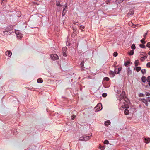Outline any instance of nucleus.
Segmentation results:
<instances>
[{
  "label": "nucleus",
  "mask_w": 150,
  "mask_h": 150,
  "mask_svg": "<svg viewBox=\"0 0 150 150\" xmlns=\"http://www.w3.org/2000/svg\"><path fill=\"white\" fill-rule=\"evenodd\" d=\"M62 53L64 56L66 57L67 56L66 52H62Z\"/></svg>",
  "instance_id": "42"
},
{
  "label": "nucleus",
  "mask_w": 150,
  "mask_h": 150,
  "mask_svg": "<svg viewBox=\"0 0 150 150\" xmlns=\"http://www.w3.org/2000/svg\"><path fill=\"white\" fill-rule=\"evenodd\" d=\"M134 52V51L133 50H131L130 52H128V54L130 55H132L133 54Z\"/></svg>",
  "instance_id": "18"
},
{
  "label": "nucleus",
  "mask_w": 150,
  "mask_h": 150,
  "mask_svg": "<svg viewBox=\"0 0 150 150\" xmlns=\"http://www.w3.org/2000/svg\"><path fill=\"white\" fill-rule=\"evenodd\" d=\"M147 32L145 34H144V35H143V37H144V38H145V39L146 38V36L147 35Z\"/></svg>",
  "instance_id": "45"
},
{
  "label": "nucleus",
  "mask_w": 150,
  "mask_h": 150,
  "mask_svg": "<svg viewBox=\"0 0 150 150\" xmlns=\"http://www.w3.org/2000/svg\"><path fill=\"white\" fill-rule=\"evenodd\" d=\"M146 96H149L150 95V94L149 93L147 92L146 93Z\"/></svg>",
  "instance_id": "48"
},
{
  "label": "nucleus",
  "mask_w": 150,
  "mask_h": 150,
  "mask_svg": "<svg viewBox=\"0 0 150 150\" xmlns=\"http://www.w3.org/2000/svg\"><path fill=\"white\" fill-rule=\"evenodd\" d=\"M110 122L109 120H107L105 122V125L106 126H108L110 124Z\"/></svg>",
  "instance_id": "19"
},
{
  "label": "nucleus",
  "mask_w": 150,
  "mask_h": 150,
  "mask_svg": "<svg viewBox=\"0 0 150 150\" xmlns=\"http://www.w3.org/2000/svg\"><path fill=\"white\" fill-rule=\"evenodd\" d=\"M99 148L101 150H103L104 149V146H103L100 145L99 146Z\"/></svg>",
  "instance_id": "36"
},
{
  "label": "nucleus",
  "mask_w": 150,
  "mask_h": 150,
  "mask_svg": "<svg viewBox=\"0 0 150 150\" xmlns=\"http://www.w3.org/2000/svg\"><path fill=\"white\" fill-rule=\"evenodd\" d=\"M84 61H82L81 63V71L84 70L85 67L84 66Z\"/></svg>",
  "instance_id": "5"
},
{
  "label": "nucleus",
  "mask_w": 150,
  "mask_h": 150,
  "mask_svg": "<svg viewBox=\"0 0 150 150\" xmlns=\"http://www.w3.org/2000/svg\"><path fill=\"white\" fill-rule=\"evenodd\" d=\"M129 111L128 110L126 109L124 111V113L126 115H127L129 114Z\"/></svg>",
  "instance_id": "21"
},
{
  "label": "nucleus",
  "mask_w": 150,
  "mask_h": 150,
  "mask_svg": "<svg viewBox=\"0 0 150 150\" xmlns=\"http://www.w3.org/2000/svg\"><path fill=\"white\" fill-rule=\"evenodd\" d=\"M13 134L14 135H16L17 134L18 132L16 130H14L13 131Z\"/></svg>",
  "instance_id": "27"
},
{
  "label": "nucleus",
  "mask_w": 150,
  "mask_h": 150,
  "mask_svg": "<svg viewBox=\"0 0 150 150\" xmlns=\"http://www.w3.org/2000/svg\"><path fill=\"white\" fill-rule=\"evenodd\" d=\"M148 85L150 86V82H149L148 83Z\"/></svg>",
  "instance_id": "55"
},
{
  "label": "nucleus",
  "mask_w": 150,
  "mask_h": 150,
  "mask_svg": "<svg viewBox=\"0 0 150 150\" xmlns=\"http://www.w3.org/2000/svg\"><path fill=\"white\" fill-rule=\"evenodd\" d=\"M145 38H143L141 40L140 42L141 43L143 44H145L146 43V42L145 41Z\"/></svg>",
  "instance_id": "24"
},
{
  "label": "nucleus",
  "mask_w": 150,
  "mask_h": 150,
  "mask_svg": "<svg viewBox=\"0 0 150 150\" xmlns=\"http://www.w3.org/2000/svg\"><path fill=\"white\" fill-rule=\"evenodd\" d=\"M16 34L17 35V38H20L23 37V35L20 31L18 30H17L16 31Z\"/></svg>",
  "instance_id": "1"
},
{
  "label": "nucleus",
  "mask_w": 150,
  "mask_h": 150,
  "mask_svg": "<svg viewBox=\"0 0 150 150\" xmlns=\"http://www.w3.org/2000/svg\"><path fill=\"white\" fill-rule=\"evenodd\" d=\"M43 82V80L41 78H39L38 79L37 82L38 83H42Z\"/></svg>",
  "instance_id": "17"
},
{
  "label": "nucleus",
  "mask_w": 150,
  "mask_h": 150,
  "mask_svg": "<svg viewBox=\"0 0 150 150\" xmlns=\"http://www.w3.org/2000/svg\"><path fill=\"white\" fill-rule=\"evenodd\" d=\"M110 1V0H106V3L108 4V3Z\"/></svg>",
  "instance_id": "49"
},
{
  "label": "nucleus",
  "mask_w": 150,
  "mask_h": 150,
  "mask_svg": "<svg viewBox=\"0 0 150 150\" xmlns=\"http://www.w3.org/2000/svg\"><path fill=\"white\" fill-rule=\"evenodd\" d=\"M116 69H117L116 68H115V70L114 71H110V74L112 75L113 76H115V74H116V72H117V71H116Z\"/></svg>",
  "instance_id": "11"
},
{
  "label": "nucleus",
  "mask_w": 150,
  "mask_h": 150,
  "mask_svg": "<svg viewBox=\"0 0 150 150\" xmlns=\"http://www.w3.org/2000/svg\"><path fill=\"white\" fill-rule=\"evenodd\" d=\"M147 81L148 82H150V76H149L146 79Z\"/></svg>",
  "instance_id": "32"
},
{
  "label": "nucleus",
  "mask_w": 150,
  "mask_h": 150,
  "mask_svg": "<svg viewBox=\"0 0 150 150\" xmlns=\"http://www.w3.org/2000/svg\"><path fill=\"white\" fill-rule=\"evenodd\" d=\"M134 70H136V71L138 72L141 70V68L140 67H136L134 68Z\"/></svg>",
  "instance_id": "14"
},
{
  "label": "nucleus",
  "mask_w": 150,
  "mask_h": 150,
  "mask_svg": "<svg viewBox=\"0 0 150 150\" xmlns=\"http://www.w3.org/2000/svg\"><path fill=\"white\" fill-rule=\"evenodd\" d=\"M140 100L144 103L146 106L148 105V103L147 100H146L145 98H142L140 99Z\"/></svg>",
  "instance_id": "7"
},
{
  "label": "nucleus",
  "mask_w": 150,
  "mask_h": 150,
  "mask_svg": "<svg viewBox=\"0 0 150 150\" xmlns=\"http://www.w3.org/2000/svg\"><path fill=\"white\" fill-rule=\"evenodd\" d=\"M102 96L103 97H106V96H107V94L106 93H104L102 94Z\"/></svg>",
  "instance_id": "35"
},
{
  "label": "nucleus",
  "mask_w": 150,
  "mask_h": 150,
  "mask_svg": "<svg viewBox=\"0 0 150 150\" xmlns=\"http://www.w3.org/2000/svg\"><path fill=\"white\" fill-rule=\"evenodd\" d=\"M147 55L141 57L140 59L141 61L143 62L144 60L145 59L147 58Z\"/></svg>",
  "instance_id": "13"
},
{
  "label": "nucleus",
  "mask_w": 150,
  "mask_h": 150,
  "mask_svg": "<svg viewBox=\"0 0 150 150\" xmlns=\"http://www.w3.org/2000/svg\"><path fill=\"white\" fill-rule=\"evenodd\" d=\"M131 48L132 49H135L136 48L135 45L134 44H133L132 45L131 47Z\"/></svg>",
  "instance_id": "30"
},
{
  "label": "nucleus",
  "mask_w": 150,
  "mask_h": 150,
  "mask_svg": "<svg viewBox=\"0 0 150 150\" xmlns=\"http://www.w3.org/2000/svg\"><path fill=\"white\" fill-rule=\"evenodd\" d=\"M146 98L147 99L146 100H148L149 101V99H150V98L149 97H147Z\"/></svg>",
  "instance_id": "52"
},
{
  "label": "nucleus",
  "mask_w": 150,
  "mask_h": 150,
  "mask_svg": "<svg viewBox=\"0 0 150 150\" xmlns=\"http://www.w3.org/2000/svg\"><path fill=\"white\" fill-rule=\"evenodd\" d=\"M118 54L117 52H115L113 54V55L115 57L117 56Z\"/></svg>",
  "instance_id": "38"
},
{
  "label": "nucleus",
  "mask_w": 150,
  "mask_h": 150,
  "mask_svg": "<svg viewBox=\"0 0 150 150\" xmlns=\"http://www.w3.org/2000/svg\"><path fill=\"white\" fill-rule=\"evenodd\" d=\"M117 71L116 74H118L120 71L121 70V68H118L117 69Z\"/></svg>",
  "instance_id": "46"
},
{
  "label": "nucleus",
  "mask_w": 150,
  "mask_h": 150,
  "mask_svg": "<svg viewBox=\"0 0 150 150\" xmlns=\"http://www.w3.org/2000/svg\"><path fill=\"white\" fill-rule=\"evenodd\" d=\"M148 54H149V55H150V51L149 52V53H148Z\"/></svg>",
  "instance_id": "54"
},
{
  "label": "nucleus",
  "mask_w": 150,
  "mask_h": 150,
  "mask_svg": "<svg viewBox=\"0 0 150 150\" xmlns=\"http://www.w3.org/2000/svg\"><path fill=\"white\" fill-rule=\"evenodd\" d=\"M142 53H143V55H147L146 54L145 52H142Z\"/></svg>",
  "instance_id": "50"
},
{
  "label": "nucleus",
  "mask_w": 150,
  "mask_h": 150,
  "mask_svg": "<svg viewBox=\"0 0 150 150\" xmlns=\"http://www.w3.org/2000/svg\"><path fill=\"white\" fill-rule=\"evenodd\" d=\"M130 63V62L129 61H127L126 62H125L124 65L125 66H127Z\"/></svg>",
  "instance_id": "31"
},
{
  "label": "nucleus",
  "mask_w": 150,
  "mask_h": 150,
  "mask_svg": "<svg viewBox=\"0 0 150 150\" xmlns=\"http://www.w3.org/2000/svg\"><path fill=\"white\" fill-rule=\"evenodd\" d=\"M73 33H75V34H76V33H75V32L76 31V28H73Z\"/></svg>",
  "instance_id": "43"
},
{
  "label": "nucleus",
  "mask_w": 150,
  "mask_h": 150,
  "mask_svg": "<svg viewBox=\"0 0 150 150\" xmlns=\"http://www.w3.org/2000/svg\"><path fill=\"white\" fill-rule=\"evenodd\" d=\"M5 1V0H3L2 1V4L3 3H4V1Z\"/></svg>",
  "instance_id": "53"
},
{
  "label": "nucleus",
  "mask_w": 150,
  "mask_h": 150,
  "mask_svg": "<svg viewBox=\"0 0 150 150\" xmlns=\"http://www.w3.org/2000/svg\"><path fill=\"white\" fill-rule=\"evenodd\" d=\"M5 54L6 55L8 56V57H10L12 55V53L11 51L7 50Z\"/></svg>",
  "instance_id": "8"
},
{
  "label": "nucleus",
  "mask_w": 150,
  "mask_h": 150,
  "mask_svg": "<svg viewBox=\"0 0 150 150\" xmlns=\"http://www.w3.org/2000/svg\"><path fill=\"white\" fill-rule=\"evenodd\" d=\"M67 5H66V6L65 8H66L67 7Z\"/></svg>",
  "instance_id": "58"
},
{
  "label": "nucleus",
  "mask_w": 150,
  "mask_h": 150,
  "mask_svg": "<svg viewBox=\"0 0 150 150\" xmlns=\"http://www.w3.org/2000/svg\"><path fill=\"white\" fill-rule=\"evenodd\" d=\"M139 63V61L138 60H137L135 61L134 62V64L136 67H137Z\"/></svg>",
  "instance_id": "23"
},
{
  "label": "nucleus",
  "mask_w": 150,
  "mask_h": 150,
  "mask_svg": "<svg viewBox=\"0 0 150 150\" xmlns=\"http://www.w3.org/2000/svg\"><path fill=\"white\" fill-rule=\"evenodd\" d=\"M56 2L57 6H62L60 4V0H56Z\"/></svg>",
  "instance_id": "15"
},
{
  "label": "nucleus",
  "mask_w": 150,
  "mask_h": 150,
  "mask_svg": "<svg viewBox=\"0 0 150 150\" xmlns=\"http://www.w3.org/2000/svg\"><path fill=\"white\" fill-rule=\"evenodd\" d=\"M146 66L147 67H150V62H148Z\"/></svg>",
  "instance_id": "44"
},
{
  "label": "nucleus",
  "mask_w": 150,
  "mask_h": 150,
  "mask_svg": "<svg viewBox=\"0 0 150 150\" xmlns=\"http://www.w3.org/2000/svg\"><path fill=\"white\" fill-rule=\"evenodd\" d=\"M102 105L101 103H98L97 106L96 107V108H97V109H98V111L101 110L102 108Z\"/></svg>",
  "instance_id": "4"
},
{
  "label": "nucleus",
  "mask_w": 150,
  "mask_h": 150,
  "mask_svg": "<svg viewBox=\"0 0 150 150\" xmlns=\"http://www.w3.org/2000/svg\"><path fill=\"white\" fill-rule=\"evenodd\" d=\"M13 29V27L12 26L10 25L8 26L6 29V30H7L9 31L12 32V30Z\"/></svg>",
  "instance_id": "6"
},
{
  "label": "nucleus",
  "mask_w": 150,
  "mask_h": 150,
  "mask_svg": "<svg viewBox=\"0 0 150 150\" xmlns=\"http://www.w3.org/2000/svg\"><path fill=\"white\" fill-rule=\"evenodd\" d=\"M146 46L150 48V42H148L147 43Z\"/></svg>",
  "instance_id": "40"
},
{
  "label": "nucleus",
  "mask_w": 150,
  "mask_h": 150,
  "mask_svg": "<svg viewBox=\"0 0 150 150\" xmlns=\"http://www.w3.org/2000/svg\"><path fill=\"white\" fill-rule=\"evenodd\" d=\"M51 57L52 59L54 60H56L58 59V57L56 54H53L51 55Z\"/></svg>",
  "instance_id": "2"
},
{
  "label": "nucleus",
  "mask_w": 150,
  "mask_h": 150,
  "mask_svg": "<svg viewBox=\"0 0 150 150\" xmlns=\"http://www.w3.org/2000/svg\"><path fill=\"white\" fill-rule=\"evenodd\" d=\"M149 102H150V98L149 99Z\"/></svg>",
  "instance_id": "56"
},
{
  "label": "nucleus",
  "mask_w": 150,
  "mask_h": 150,
  "mask_svg": "<svg viewBox=\"0 0 150 150\" xmlns=\"http://www.w3.org/2000/svg\"><path fill=\"white\" fill-rule=\"evenodd\" d=\"M139 46L141 48H146V46L144 45L140 44L139 45Z\"/></svg>",
  "instance_id": "26"
},
{
  "label": "nucleus",
  "mask_w": 150,
  "mask_h": 150,
  "mask_svg": "<svg viewBox=\"0 0 150 150\" xmlns=\"http://www.w3.org/2000/svg\"><path fill=\"white\" fill-rule=\"evenodd\" d=\"M104 143L105 144H108L109 143V141L108 140H106L104 141Z\"/></svg>",
  "instance_id": "37"
},
{
  "label": "nucleus",
  "mask_w": 150,
  "mask_h": 150,
  "mask_svg": "<svg viewBox=\"0 0 150 150\" xmlns=\"http://www.w3.org/2000/svg\"><path fill=\"white\" fill-rule=\"evenodd\" d=\"M84 28V26L83 25H81L80 26V28L81 30H82Z\"/></svg>",
  "instance_id": "41"
},
{
  "label": "nucleus",
  "mask_w": 150,
  "mask_h": 150,
  "mask_svg": "<svg viewBox=\"0 0 150 150\" xmlns=\"http://www.w3.org/2000/svg\"><path fill=\"white\" fill-rule=\"evenodd\" d=\"M65 10V8H64L63 10V13H62V15L63 16L64 15V11Z\"/></svg>",
  "instance_id": "51"
},
{
  "label": "nucleus",
  "mask_w": 150,
  "mask_h": 150,
  "mask_svg": "<svg viewBox=\"0 0 150 150\" xmlns=\"http://www.w3.org/2000/svg\"><path fill=\"white\" fill-rule=\"evenodd\" d=\"M3 32L4 34L6 35H10L12 33V32H11V31H9L6 30L5 31H4Z\"/></svg>",
  "instance_id": "10"
},
{
  "label": "nucleus",
  "mask_w": 150,
  "mask_h": 150,
  "mask_svg": "<svg viewBox=\"0 0 150 150\" xmlns=\"http://www.w3.org/2000/svg\"><path fill=\"white\" fill-rule=\"evenodd\" d=\"M109 78L108 77H105L104 79H103V80L105 81H109Z\"/></svg>",
  "instance_id": "34"
},
{
  "label": "nucleus",
  "mask_w": 150,
  "mask_h": 150,
  "mask_svg": "<svg viewBox=\"0 0 150 150\" xmlns=\"http://www.w3.org/2000/svg\"><path fill=\"white\" fill-rule=\"evenodd\" d=\"M74 23V24H75V22H74V23Z\"/></svg>",
  "instance_id": "57"
},
{
  "label": "nucleus",
  "mask_w": 150,
  "mask_h": 150,
  "mask_svg": "<svg viewBox=\"0 0 150 150\" xmlns=\"http://www.w3.org/2000/svg\"><path fill=\"white\" fill-rule=\"evenodd\" d=\"M145 139L146 141H147V142H146V143H149L150 142V138H148L147 139L145 138Z\"/></svg>",
  "instance_id": "28"
},
{
  "label": "nucleus",
  "mask_w": 150,
  "mask_h": 150,
  "mask_svg": "<svg viewBox=\"0 0 150 150\" xmlns=\"http://www.w3.org/2000/svg\"><path fill=\"white\" fill-rule=\"evenodd\" d=\"M141 72L142 73L144 74L146 73V70L145 69L141 70Z\"/></svg>",
  "instance_id": "29"
},
{
  "label": "nucleus",
  "mask_w": 150,
  "mask_h": 150,
  "mask_svg": "<svg viewBox=\"0 0 150 150\" xmlns=\"http://www.w3.org/2000/svg\"><path fill=\"white\" fill-rule=\"evenodd\" d=\"M134 12L133 10H131L128 13L127 15V17H129L130 15H132L134 14Z\"/></svg>",
  "instance_id": "9"
},
{
  "label": "nucleus",
  "mask_w": 150,
  "mask_h": 150,
  "mask_svg": "<svg viewBox=\"0 0 150 150\" xmlns=\"http://www.w3.org/2000/svg\"><path fill=\"white\" fill-rule=\"evenodd\" d=\"M144 95L142 93H140L139 94V97H144Z\"/></svg>",
  "instance_id": "47"
},
{
  "label": "nucleus",
  "mask_w": 150,
  "mask_h": 150,
  "mask_svg": "<svg viewBox=\"0 0 150 150\" xmlns=\"http://www.w3.org/2000/svg\"><path fill=\"white\" fill-rule=\"evenodd\" d=\"M127 73L128 75H131L132 74V71L130 69L129 67H128L127 69Z\"/></svg>",
  "instance_id": "12"
},
{
  "label": "nucleus",
  "mask_w": 150,
  "mask_h": 150,
  "mask_svg": "<svg viewBox=\"0 0 150 150\" xmlns=\"http://www.w3.org/2000/svg\"><path fill=\"white\" fill-rule=\"evenodd\" d=\"M67 51V48L63 47L62 49V52H66Z\"/></svg>",
  "instance_id": "25"
},
{
  "label": "nucleus",
  "mask_w": 150,
  "mask_h": 150,
  "mask_svg": "<svg viewBox=\"0 0 150 150\" xmlns=\"http://www.w3.org/2000/svg\"><path fill=\"white\" fill-rule=\"evenodd\" d=\"M124 0H116V3L119 4L123 2Z\"/></svg>",
  "instance_id": "22"
},
{
  "label": "nucleus",
  "mask_w": 150,
  "mask_h": 150,
  "mask_svg": "<svg viewBox=\"0 0 150 150\" xmlns=\"http://www.w3.org/2000/svg\"><path fill=\"white\" fill-rule=\"evenodd\" d=\"M125 95V93L124 91L122 92V95L120 94V97L118 98V100L120 101H121L122 99H124Z\"/></svg>",
  "instance_id": "3"
},
{
  "label": "nucleus",
  "mask_w": 150,
  "mask_h": 150,
  "mask_svg": "<svg viewBox=\"0 0 150 150\" xmlns=\"http://www.w3.org/2000/svg\"><path fill=\"white\" fill-rule=\"evenodd\" d=\"M76 117V115H73L71 116V119L72 120H74V118Z\"/></svg>",
  "instance_id": "39"
},
{
  "label": "nucleus",
  "mask_w": 150,
  "mask_h": 150,
  "mask_svg": "<svg viewBox=\"0 0 150 150\" xmlns=\"http://www.w3.org/2000/svg\"><path fill=\"white\" fill-rule=\"evenodd\" d=\"M91 137V135L90 136H86L85 137H84V141H87L90 139Z\"/></svg>",
  "instance_id": "20"
},
{
  "label": "nucleus",
  "mask_w": 150,
  "mask_h": 150,
  "mask_svg": "<svg viewBox=\"0 0 150 150\" xmlns=\"http://www.w3.org/2000/svg\"><path fill=\"white\" fill-rule=\"evenodd\" d=\"M141 80L143 83H145L146 80V79L145 76H142L141 78Z\"/></svg>",
  "instance_id": "16"
},
{
  "label": "nucleus",
  "mask_w": 150,
  "mask_h": 150,
  "mask_svg": "<svg viewBox=\"0 0 150 150\" xmlns=\"http://www.w3.org/2000/svg\"><path fill=\"white\" fill-rule=\"evenodd\" d=\"M84 137H81L80 138V139L79 140L80 141H84Z\"/></svg>",
  "instance_id": "33"
}]
</instances>
